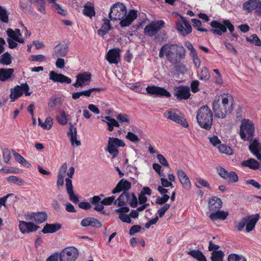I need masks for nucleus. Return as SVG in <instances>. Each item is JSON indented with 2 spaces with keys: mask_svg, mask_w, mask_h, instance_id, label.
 Masks as SVG:
<instances>
[{
  "mask_svg": "<svg viewBox=\"0 0 261 261\" xmlns=\"http://www.w3.org/2000/svg\"><path fill=\"white\" fill-rule=\"evenodd\" d=\"M12 63L11 55L6 52L3 54L0 58V63L3 65H9Z\"/></svg>",
  "mask_w": 261,
  "mask_h": 261,
  "instance_id": "nucleus-41",
  "label": "nucleus"
},
{
  "mask_svg": "<svg viewBox=\"0 0 261 261\" xmlns=\"http://www.w3.org/2000/svg\"><path fill=\"white\" fill-rule=\"evenodd\" d=\"M13 68H1L0 69V81L4 82L10 79L14 72Z\"/></svg>",
  "mask_w": 261,
  "mask_h": 261,
  "instance_id": "nucleus-32",
  "label": "nucleus"
},
{
  "mask_svg": "<svg viewBox=\"0 0 261 261\" xmlns=\"http://www.w3.org/2000/svg\"><path fill=\"white\" fill-rule=\"evenodd\" d=\"M7 33L8 36L15 41L21 43H24L23 39L20 38L22 35L19 29H15L14 31L11 29H8Z\"/></svg>",
  "mask_w": 261,
  "mask_h": 261,
  "instance_id": "nucleus-30",
  "label": "nucleus"
},
{
  "mask_svg": "<svg viewBox=\"0 0 261 261\" xmlns=\"http://www.w3.org/2000/svg\"><path fill=\"white\" fill-rule=\"evenodd\" d=\"M104 118L106 120H103V121L107 122L109 131H113L114 127H119L120 126L119 123L115 119L112 118L110 116H105Z\"/></svg>",
  "mask_w": 261,
  "mask_h": 261,
  "instance_id": "nucleus-36",
  "label": "nucleus"
},
{
  "mask_svg": "<svg viewBox=\"0 0 261 261\" xmlns=\"http://www.w3.org/2000/svg\"><path fill=\"white\" fill-rule=\"evenodd\" d=\"M164 116L172 121L179 124L182 127L188 128L189 124L185 117L177 109L168 110L164 113Z\"/></svg>",
  "mask_w": 261,
  "mask_h": 261,
  "instance_id": "nucleus-9",
  "label": "nucleus"
},
{
  "mask_svg": "<svg viewBox=\"0 0 261 261\" xmlns=\"http://www.w3.org/2000/svg\"><path fill=\"white\" fill-rule=\"evenodd\" d=\"M68 136L70 137V141L72 145L74 144V143L75 144V145L77 146H79L81 145V141L79 140H77L76 139V128H74V132H72V129L71 128L69 130V132L67 133Z\"/></svg>",
  "mask_w": 261,
  "mask_h": 261,
  "instance_id": "nucleus-40",
  "label": "nucleus"
},
{
  "mask_svg": "<svg viewBox=\"0 0 261 261\" xmlns=\"http://www.w3.org/2000/svg\"><path fill=\"white\" fill-rule=\"evenodd\" d=\"M60 114L56 116V120L58 123L65 125L67 123L68 115H67L63 110L60 111Z\"/></svg>",
  "mask_w": 261,
  "mask_h": 261,
  "instance_id": "nucleus-38",
  "label": "nucleus"
},
{
  "mask_svg": "<svg viewBox=\"0 0 261 261\" xmlns=\"http://www.w3.org/2000/svg\"><path fill=\"white\" fill-rule=\"evenodd\" d=\"M47 218V214L44 212H32L30 215V219L38 224L44 222Z\"/></svg>",
  "mask_w": 261,
  "mask_h": 261,
  "instance_id": "nucleus-26",
  "label": "nucleus"
},
{
  "mask_svg": "<svg viewBox=\"0 0 261 261\" xmlns=\"http://www.w3.org/2000/svg\"><path fill=\"white\" fill-rule=\"evenodd\" d=\"M228 261H247V259L242 255L235 253L230 254L227 258Z\"/></svg>",
  "mask_w": 261,
  "mask_h": 261,
  "instance_id": "nucleus-45",
  "label": "nucleus"
},
{
  "mask_svg": "<svg viewBox=\"0 0 261 261\" xmlns=\"http://www.w3.org/2000/svg\"><path fill=\"white\" fill-rule=\"evenodd\" d=\"M210 25L212 29H210L209 31L215 35L221 36L223 33H226L228 29L233 38L237 39L239 37L237 33H233L234 27L228 19L224 20L222 22L213 20L210 23Z\"/></svg>",
  "mask_w": 261,
  "mask_h": 261,
  "instance_id": "nucleus-4",
  "label": "nucleus"
},
{
  "mask_svg": "<svg viewBox=\"0 0 261 261\" xmlns=\"http://www.w3.org/2000/svg\"><path fill=\"white\" fill-rule=\"evenodd\" d=\"M129 198H128V203L130 207L135 208L137 207L138 203V201L137 197L134 193H129Z\"/></svg>",
  "mask_w": 261,
  "mask_h": 261,
  "instance_id": "nucleus-44",
  "label": "nucleus"
},
{
  "mask_svg": "<svg viewBox=\"0 0 261 261\" xmlns=\"http://www.w3.org/2000/svg\"><path fill=\"white\" fill-rule=\"evenodd\" d=\"M90 202L94 205L93 209L97 212H102L104 209V205H111L115 200V196L106 197L101 200L99 196H94L89 199Z\"/></svg>",
  "mask_w": 261,
  "mask_h": 261,
  "instance_id": "nucleus-8",
  "label": "nucleus"
},
{
  "mask_svg": "<svg viewBox=\"0 0 261 261\" xmlns=\"http://www.w3.org/2000/svg\"><path fill=\"white\" fill-rule=\"evenodd\" d=\"M174 90V95L178 100L188 99L191 96L190 88L187 86L175 87Z\"/></svg>",
  "mask_w": 261,
  "mask_h": 261,
  "instance_id": "nucleus-15",
  "label": "nucleus"
},
{
  "mask_svg": "<svg viewBox=\"0 0 261 261\" xmlns=\"http://www.w3.org/2000/svg\"><path fill=\"white\" fill-rule=\"evenodd\" d=\"M125 145L124 142L121 139L109 137L107 147L105 150L112 155V159H114L117 156L119 152L118 147H124Z\"/></svg>",
  "mask_w": 261,
  "mask_h": 261,
  "instance_id": "nucleus-6",
  "label": "nucleus"
},
{
  "mask_svg": "<svg viewBox=\"0 0 261 261\" xmlns=\"http://www.w3.org/2000/svg\"><path fill=\"white\" fill-rule=\"evenodd\" d=\"M192 22H193V25L194 28H197V30L200 32H207L208 30L206 29L201 28V22L200 20L197 19L193 18L192 19Z\"/></svg>",
  "mask_w": 261,
  "mask_h": 261,
  "instance_id": "nucleus-54",
  "label": "nucleus"
},
{
  "mask_svg": "<svg viewBox=\"0 0 261 261\" xmlns=\"http://www.w3.org/2000/svg\"><path fill=\"white\" fill-rule=\"evenodd\" d=\"M176 174L182 187L186 190L190 189L191 181L185 172L180 169H176Z\"/></svg>",
  "mask_w": 261,
  "mask_h": 261,
  "instance_id": "nucleus-23",
  "label": "nucleus"
},
{
  "mask_svg": "<svg viewBox=\"0 0 261 261\" xmlns=\"http://www.w3.org/2000/svg\"><path fill=\"white\" fill-rule=\"evenodd\" d=\"M259 142L256 139L252 140V143L249 146V149L251 152L254 154L259 151L258 149Z\"/></svg>",
  "mask_w": 261,
  "mask_h": 261,
  "instance_id": "nucleus-52",
  "label": "nucleus"
},
{
  "mask_svg": "<svg viewBox=\"0 0 261 261\" xmlns=\"http://www.w3.org/2000/svg\"><path fill=\"white\" fill-rule=\"evenodd\" d=\"M7 181L18 186H21L24 183L23 180L13 175L8 177L7 178Z\"/></svg>",
  "mask_w": 261,
  "mask_h": 261,
  "instance_id": "nucleus-49",
  "label": "nucleus"
},
{
  "mask_svg": "<svg viewBox=\"0 0 261 261\" xmlns=\"http://www.w3.org/2000/svg\"><path fill=\"white\" fill-rule=\"evenodd\" d=\"M164 27L165 22L162 20L152 21L145 26L144 30V34L149 37L155 36L154 39L156 41H163L166 37V33L165 31H160Z\"/></svg>",
  "mask_w": 261,
  "mask_h": 261,
  "instance_id": "nucleus-2",
  "label": "nucleus"
},
{
  "mask_svg": "<svg viewBox=\"0 0 261 261\" xmlns=\"http://www.w3.org/2000/svg\"><path fill=\"white\" fill-rule=\"evenodd\" d=\"M188 254L198 261H207L203 253L199 250H192L188 252Z\"/></svg>",
  "mask_w": 261,
  "mask_h": 261,
  "instance_id": "nucleus-35",
  "label": "nucleus"
},
{
  "mask_svg": "<svg viewBox=\"0 0 261 261\" xmlns=\"http://www.w3.org/2000/svg\"><path fill=\"white\" fill-rule=\"evenodd\" d=\"M196 120L199 126L207 130H210L213 123V113L207 106L200 108L196 114Z\"/></svg>",
  "mask_w": 261,
  "mask_h": 261,
  "instance_id": "nucleus-1",
  "label": "nucleus"
},
{
  "mask_svg": "<svg viewBox=\"0 0 261 261\" xmlns=\"http://www.w3.org/2000/svg\"><path fill=\"white\" fill-rule=\"evenodd\" d=\"M120 52L118 48L111 49L107 54L106 59L110 64H117L120 60Z\"/></svg>",
  "mask_w": 261,
  "mask_h": 261,
  "instance_id": "nucleus-19",
  "label": "nucleus"
},
{
  "mask_svg": "<svg viewBox=\"0 0 261 261\" xmlns=\"http://www.w3.org/2000/svg\"><path fill=\"white\" fill-rule=\"evenodd\" d=\"M129 197V192H123L115 201V204L117 203L119 206H124L127 202Z\"/></svg>",
  "mask_w": 261,
  "mask_h": 261,
  "instance_id": "nucleus-37",
  "label": "nucleus"
},
{
  "mask_svg": "<svg viewBox=\"0 0 261 261\" xmlns=\"http://www.w3.org/2000/svg\"><path fill=\"white\" fill-rule=\"evenodd\" d=\"M246 222H247V219L243 217L238 223L236 226L237 229L238 231H241L246 226Z\"/></svg>",
  "mask_w": 261,
  "mask_h": 261,
  "instance_id": "nucleus-59",
  "label": "nucleus"
},
{
  "mask_svg": "<svg viewBox=\"0 0 261 261\" xmlns=\"http://www.w3.org/2000/svg\"><path fill=\"white\" fill-rule=\"evenodd\" d=\"M119 24L121 27H126L129 26L132 22V21L126 16V15L122 19L120 20Z\"/></svg>",
  "mask_w": 261,
  "mask_h": 261,
  "instance_id": "nucleus-61",
  "label": "nucleus"
},
{
  "mask_svg": "<svg viewBox=\"0 0 261 261\" xmlns=\"http://www.w3.org/2000/svg\"><path fill=\"white\" fill-rule=\"evenodd\" d=\"M53 119L51 117H47L46 118L45 122L42 124L41 127L45 129H50L53 126Z\"/></svg>",
  "mask_w": 261,
  "mask_h": 261,
  "instance_id": "nucleus-55",
  "label": "nucleus"
},
{
  "mask_svg": "<svg viewBox=\"0 0 261 261\" xmlns=\"http://www.w3.org/2000/svg\"><path fill=\"white\" fill-rule=\"evenodd\" d=\"M31 60L35 62H43L46 60V58L43 55H33L31 56Z\"/></svg>",
  "mask_w": 261,
  "mask_h": 261,
  "instance_id": "nucleus-62",
  "label": "nucleus"
},
{
  "mask_svg": "<svg viewBox=\"0 0 261 261\" xmlns=\"http://www.w3.org/2000/svg\"><path fill=\"white\" fill-rule=\"evenodd\" d=\"M0 19L5 23H8L9 17L7 11L0 6Z\"/></svg>",
  "mask_w": 261,
  "mask_h": 261,
  "instance_id": "nucleus-51",
  "label": "nucleus"
},
{
  "mask_svg": "<svg viewBox=\"0 0 261 261\" xmlns=\"http://www.w3.org/2000/svg\"><path fill=\"white\" fill-rule=\"evenodd\" d=\"M186 49L182 45L172 44L168 45L166 57L171 63H180L185 57Z\"/></svg>",
  "mask_w": 261,
  "mask_h": 261,
  "instance_id": "nucleus-3",
  "label": "nucleus"
},
{
  "mask_svg": "<svg viewBox=\"0 0 261 261\" xmlns=\"http://www.w3.org/2000/svg\"><path fill=\"white\" fill-rule=\"evenodd\" d=\"M62 101L60 98L51 97L49 100L48 106L50 108H54L57 105H61Z\"/></svg>",
  "mask_w": 261,
  "mask_h": 261,
  "instance_id": "nucleus-46",
  "label": "nucleus"
},
{
  "mask_svg": "<svg viewBox=\"0 0 261 261\" xmlns=\"http://www.w3.org/2000/svg\"><path fill=\"white\" fill-rule=\"evenodd\" d=\"M252 39H250L248 37H246V39L248 42L254 44L256 46H261V40L258 38L256 34H253L251 36Z\"/></svg>",
  "mask_w": 261,
  "mask_h": 261,
  "instance_id": "nucleus-50",
  "label": "nucleus"
},
{
  "mask_svg": "<svg viewBox=\"0 0 261 261\" xmlns=\"http://www.w3.org/2000/svg\"><path fill=\"white\" fill-rule=\"evenodd\" d=\"M102 90V89L99 88H92L87 90L80 91V93H81V96L84 95L87 97H89L93 92H99Z\"/></svg>",
  "mask_w": 261,
  "mask_h": 261,
  "instance_id": "nucleus-53",
  "label": "nucleus"
},
{
  "mask_svg": "<svg viewBox=\"0 0 261 261\" xmlns=\"http://www.w3.org/2000/svg\"><path fill=\"white\" fill-rule=\"evenodd\" d=\"M170 205L168 203H166L162 207L158 210V214L160 218L163 217L165 213L170 208Z\"/></svg>",
  "mask_w": 261,
  "mask_h": 261,
  "instance_id": "nucleus-57",
  "label": "nucleus"
},
{
  "mask_svg": "<svg viewBox=\"0 0 261 261\" xmlns=\"http://www.w3.org/2000/svg\"><path fill=\"white\" fill-rule=\"evenodd\" d=\"M222 206V200L217 197L213 196L210 198L208 201V207L210 211L214 212L220 210Z\"/></svg>",
  "mask_w": 261,
  "mask_h": 261,
  "instance_id": "nucleus-24",
  "label": "nucleus"
},
{
  "mask_svg": "<svg viewBox=\"0 0 261 261\" xmlns=\"http://www.w3.org/2000/svg\"><path fill=\"white\" fill-rule=\"evenodd\" d=\"M181 20L176 24V29L183 36H186L192 32V28L187 19L180 16Z\"/></svg>",
  "mask_w": 261,
  "mask_h": 261,
  "instance_id": "nucleus-14",
  "label": "nucleus"
},
{
  "mask_svg": "<svg viewBox=\"0 0 261 261\" xmlns=\"http://www.w3.org/2000/svg\"><path fill=\"white\" fill-rule=\"evenodd\" d=\"M103 23L98 31V34L101 36H105L112 29L110 20L107 18L103 19Z\"/></svg>",
  "mask_w": 261,
  "mask_h": 261,
  "instance_id": "nucleus-34",
  "label": "nucleus"
},
{
  "mask_svg": "<svg viewBox=\"0 0 261 261\" xmlns=\"http://www.w3.org/2000/svg\"><path fill=\"white\" fill-rule=\"evenodd\" d=\"M91 74L90 73L85 72L79 73L76 75V82L72 85L76 88L83 87V86L88 85L91 81Z\"/></svg>",
  "mask_w": 261,
  "mask_h": 261,
  "instance_id": "nucleus-17",
  "label": "nucleus"
},
{
  "mask_svg": "<svg viewBox=\"0 0 261 261\" xmlns=\"http://www.w3.org/2000/svg\"><path fill=\"white\" fill-rule=\"evenodd\" d=\"M39 227L32 222H27L20 221L19 224V228L22 233L36 231Z\"/></svg>",
  "mask_w": 261,
  "mask_h": 261,
  "instance_id": "nucleus-22",
  "label": "nucleus"
},
{
  "mask_svg": "<svg viewBox=\"0 0 261 261\" xmlns=\"http://www.w3.org/2000/svg\"><path fill=\"white\" fill-rule=\"evenodd\" d=\"M130 188L131 183L126 179L122 178L118 182L115 188L112 190V193L116 194L122 191L123 192H128V191Z\"/></svg>",
  "mask_w": 261,
  "mask_h": 261,
  "instance_id": "nucleus-21",
  "label": "nucleus"
},
{
  "mask_svg": "<svg viewBox=\"0 0 261 261\" xmlns=\"http://www.w3.org/2000/svg\"><path fill=\"white\" fill-rule=\"evenodd\" d=\"M83 13L84 15L91 18L95 15V11L93 6L85 5L83 10Z\"/></svg>",
  "mask_w": 261,
  "mask_h": 261,
  "instance_id": "nucleus-43",
  "label": "nucleus"
},
{
  "mask_svg": "<svg viewBox=\"0 0 261 261\" xmlns=\"http://www.w3.org/2000/svg\"><path fill=\"white\" fill-rule=\"evenodd\" d=\"M30 87L27 83L17 85L14 88L11 89L10 97L11 101H14L18 98L20 97L24 93L25 96H30L32 92H30Z\"/></svg>",
  "mask_w": 261,
  "mask_h": 261,
  "instance_id": "nucleus-10",
  "label": "nucleus"
},
{
  "mask_svg": "<svg viewBox=\"0 0 261 261\" xmlns=\"http://www.w3.org/2000/svg\"><path fill=\"white\" fill-rule=\"evenodd\" d=\"M116 118L121 123L124 122L129 123L130 121L128 115L126 114H118L116 116Z\"/></svg>",
  "mask_w": 261,
  "mask_h": 261,
  "instance_id": "nucleus-56",
  "label": "nucleus"
},
{
  "mask_svg": "<svg viewBox=\"0 0 261 261\" xmlns=\"http://www.w3.org/2000/svg\"><path fill=\"white\" fill-rule=\"evenodd\" d=\"M219 100H221L220 103L224 107L229 108L230 111L232 112L234 108V100L233 97L229 93H224L221 94L219 96Z\"/></svg>",
  "mask_w": 261,
  "mask_h": 261,
  "instance_id": "nucleus-18",
  "label": "nucleus"
},
{
  "mask_svg": "<svg viewBox=\"0 0 261 261\" xmlns=\"http://www.w3.org/2000/svg\"><path fill=\"white\" fill-rule=\"evenodd\" d=\"M54 51L53 56L54 57H64L67 54L68 47L65 44L59 43L54 47Z\"/></svg>",
  "mask_w": 261,
  "mask_h": 261,
  "instance_id": "nucleus-25",
  "label": "nucleus"
},
{
  "mask_svg": "<svg viewBox=\"0 0 261 261\" xmlns=\"http://www.w3.org/2000/svg\"><path fill=\"white\" fill-rule=\"evenodd\" d=\"M60 255V261H75L79 256L77 249L74 247L64 249Z\"/></svg>",
  "mask_w": 261,
  "mask_h": 261,
  "instance_id": "nucleus-12",
  "label": "nucleus"
},
{
  "mask_svg": "<svg viewBox=\"0 0 261 261\" xmlns=\"http://www.w3.org/2000/svg\"><path fill=\"white\" fill-rule=\"evenodd\" d=\"M212 108L215 114V116L217 118H225L232 112L230 111L228 107H227V108L224 107L220 103L219 99L214 100L212 103Z\"/></svg>",
  "mask_w": 261,
  "mask_h": 261,
  "instance_id": "nucleus-11",
  "label": "nucleus"
},
{
  "mask_svg": "<svg viewBox=\"0 0 261 261\" xmlns=\"http://www.w3.org/2000/svg\"><path fill=\"white\" fill-rule=\"evenodd\" d=\"M218 174L223 179L227 180L229 183L236 182L239 180V177L234 171L228 172L227 170L222 167L217 168Z\"/></svg>",
  "mask_w": 261,
  "mask_h": 261,
  "instance_id": "nucleus-13",
  "label": "nucleus"
},
{
  "mask_svg": "<svg viewBox=\"0 0 261 261\" xmlns=\"http://www.w3.org/2000/svg\"><path fill=\"white\" fill-rule=\"evenodd\" d=\"M170 196L167 194H165L162 197H159L156 198L155 203L157 204H164L169 200Z\"/></svg>",
  "mask_w": 261,
  "mask_h": 261,
  "instance_id": "nucleus-58",
  "label": "nucleus"
},
{
  "mask_svg": "<svg viewBox=\"0 0 261 261\" xmlns=\"http://www.w3.org/2000/svg\"><path fill=\"white\" fill-rule=\"evenodd\" d=\"M81 225L83 227L91 226L96 228H100L102 226L101 223L98 220L91 217L83 219L81 222Z\"/></svg>",
  "mask_w": 261,
  "mask_h": 261,
  "instance_id": "nucleus-27",
  "label": "nucleus"
},
{
  "mask_svg": "<svg viewBox=\"0 0 261 261\" xmlns=\"http://www.w3.org/2000/svg\"><path fill=\"white\" fill-rule=\"evenodd\" d=\"M126 137L127 139L133 142H136L139 141L138 137L136 134L130 132H128Z\"/></svg>",
  "mask_w": 261,
  "mask_h": 261,
  "instance_id": "nucleus-64",
  "label": "nucleus"
},
{
  "mask_svg": "<svg viewBox=\"0 0 261 261\" xmlns=\"http://www.w3.org/2000/svg\"><path fill=\"white\" fill-rule=\"evenodd\" d=\"M49 80L54 82H59L61 83L70 84L71 80L70 77L65 76L62 73H58L54 71H51L49 73Z\"/></svg>",
  "mask_w": 261,
  "mask_h": 261,
  "instance_id": "nucleus-20",
  "label": "nucleus"
},
{
  "mask_svg": "<svg viewBox=\"0 0 261 261\" xmlns=\"http://www.w3.org/2000/svg\"><path fill=\"white\" fill-rule=\"evenodd\" d=\"M62 227L59 223L48 224L46 223L43 227L42 232L44 233H53L60 230Z\"/></svg>",
  "mask_w": 261,
  "mask_h": 261,
  "instance_id": "nucleus-29",
  "label": "nucleus"
},
{
  "mask_svg": "<svg viewBox=\"0 0 261 261\" xmlns=\"http://www.w3.org/2000/svg\"><path fill=\"white\" fill-rule=\"evenodd\" d=\"M228 214L223 211L217 210L212 212L209 217L211 220L215 221L218 219L224 220L226 219Z\"/></svg>",
  "mask_w": 261,
  "mask_h": 261,
  "instance_id": "nucleus-31",
  "label": "nucleus"
},
{
  "mask_svg": "<svg viewBox=\"0 0 261 261\" xmlns=\"http://www.w3.org/2000/svg\"><path fill=\"white\" fill-rule=\"evenodd\" d=\"M219 151L221 153L226 154H231L232 153V150L231 148L225 144H220L218 147Z\"/></svg>",
  "mask_w": 261,
  "mask_h": 261,
  "instance_id": "nucleus-47",
  "label": "nucleus"
},
{
  "mask_svg": "<svg viewBox=\"0 0 261 261\" xmlns=\"http://www.w3.org/2000/svg\"><path fill=\"white\" fill-rule=\"evenodd\" d=\"M199 79L203 81H207L210 80V74L208 68L206 67L202 68L200 73L198 74Z\"/></svg>",
  "mask_w": 261,
  "mask_h": 261,
  "instance_id": "nucleus-39",
  "label": "nucleus"
},
{
  "mask_svg": "<svg viewBox=\"0 0 261 261\" xmlns=\"http://www.w3.org/2000/svg\"><path fill=\"white\" fill-rule=\"evenodd\" d=\"M127 10L124 5L121 3H117L113 5L109 14L111 20H120L123 18L126 14Z\"/></svg>",
  "mask_w": 261,
  "mask_h": 261,
  "instance_id": "nucleus-7",
  "label": "nucleus"
},
{
  "mask_svg": "<svg viewBox=\"0 0 261 261\" xmlns=\"http://www.w3.org/2000/svg\"><path fill=\"white\" fill-rule=\"evenodd\" d=\"M242 165L244 167H247L253 170H257L258 169L260 164L255 159L251 158L247 160L244 161L242 163Z\"/></svg>",
  "mask_w": 261,
  "mask_h": 261,
  "instance_id": "nucleus-33",
  "label": "nucleus"
},
{
  "mask_svg": "<svg viewBox=\"0 0 261 261\" xmlns=\"http://www.w3.org/2000/svg\"><path fill=\"white\" fill-rule=\"evenodd\" d=\"M4 161L5 163H8L11 158V153L8 148H4L3 150Z\"/></svg>",
  "mask_w": 261,
  "mask_h": 261,
  "instance_id": "nucleus-63",
  "label": "nucleus"
},
{
  "mask_svg": "<svg viewBox=\"0 0 261 261\" xmlns=\"http://www.w3.org/2000/svg\"><path fill=\"white\" fill-rule=\"evenodd\" d=\"M55 11H56L58 14L63 16H66L67 14V10L64 9L60 5L58 4H55L54 5V8H52Z\"/></svg>",
  "mask_w": 261,
  "mask_h": 261,
  "instance_id": "nucleus-48",
  "label": "nucleus"
},
{
  "mask_svg": "<svg viewBox=\"0 0 261 261\" xmlns=\"http://www.w3.org/2000/svg\"><path fill=\"white\" fill-rule=\"evenodd\" d=\"M199 82L198 80L192 81L191 83V89L192 92L195 93L199 91Z\"/></svg>",
  "mask_w": 261,
  "mask_h": 261,
  "instance_id": "nucleus-60",
  "label": "nucleus"
},
{
  "mask_svg": "<svg viewBox=\"0 0 261 261\" xmlns=\"http://www.w3.org/2000/svg\"><path fill=\"white\" fill-rule=\"evenodd\" d=\"M224 254L221 250L213 251L212 253V261H223Z\"/></svg>",
  "mask_w": 261,
  "mask_h": 261,
  "instance_id": "nucleus-42",
  "label": "nucleus"
},
{
  "mask_svg": "<svg viewBox=\"0 0 261 261\" xmlns=\"http://www.w3.org/2000/svg\"><path fill=\"white\" fill-rule=\"evenodd\" d=\"M146 90L148 94L150 95L165 96L166 97H170L171 96L170 93L166 89L161 87L155 86H147Z\"/></svg>",
  "mask_w": 261,
  "mask_h": 261,
  "instance_id": "nucleus-16",
  "label": "nucleus"
},
{
  "mask_svg": "<svg viewBox=\"0 0 261 261\" xmlns=\"http://www.w3.org/2000/svg\"><path fill=\"white\" fill-rule=\"evenodd\" d=\"M247 219V222L246 224V231L249 232L251 231L255 227V226L259 220V216L258 214L245 217Z\"/></svg>",
  "mask_w": 261,
  "mask_h": 261,
  "instance_id": "nucleus-28",
  "label": "nucleus"
},
{
  "mask_svg": "<svg viewBox=\"0 0 261 261\" xmlns=\"http://www.w3.org/2000/svg\"><path fill=\"white\" fill-rule=\"evenodd\" d=\"M255 132L254 125L252 121L247 119L242 120L239 135L243 141L251 142L253 140Z\"/></svg>",
  "mask_w": 261,
  "mask_h": 261,
  "instance_id": "nucleus-5",
  "label": "nucleus"
}]
</instances>
